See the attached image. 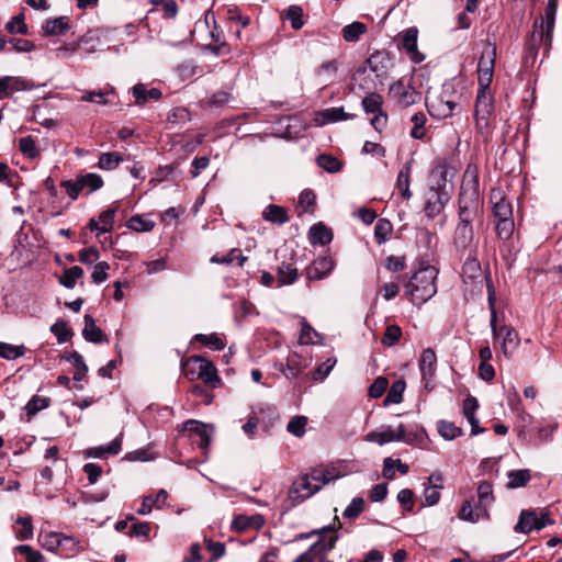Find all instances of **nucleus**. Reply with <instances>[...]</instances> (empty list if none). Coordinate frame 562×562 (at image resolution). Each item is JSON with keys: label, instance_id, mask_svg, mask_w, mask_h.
<instances>
[{"label": "nucleus", "instance_id": "obj_31", "mask_svg": "<svg viewBox=\"0 0 562 562\" xmlns=\"http://www.w3.org/2000/svg\"><path fill=\"white\" fill-rule=\"evenodd\" d=\"M77 179L78 183L80 184L81 191L86 194H90L103 187L102 177L94 172L78 175Z\"/></svg>", "mask_w": 562, "mask_h": 562}, {"label": "nucleus", "instance_id": "obj_44", "mask_svg": "<svg viewBox=\"0 0 562 562\" xmlns=\"http://www.w3.org/2000/svg\"><path fill=\"white\" fill-rule=\"evenodd\" d=\"M279 285L292 284L297 279V270L290 263L282 262L277 271Z\"/></svg>", "mask_w": 562, "mask_h": 562}, {"label": "nucleus", "instance_id": "obj_8", "mask_svg": "<svg viewBox=\"0 0 562 562\" xmlns=\"http://www.w3.org/2000/svg\"><path fill=\"white\" fill-rule=\"evenodd\" d=\"M429 114L438 120L448 119L461 110V105L450 99L446 91L426 101Z\"/></svg>", "mask_w": 562, "mask_h": 562}, {"label": "nucleus", "instance_id": "obj_60", "mask_svg": "<svg viewBox=\"0 0 562 562\" xmlns=\"http://www.w3.org/2000/svg\"><path fill=\"white\" fill-rule=\"evenodd\" d=\"M128 227L135 232H150L155 227V223L140 215H134L128 221Z\"/></svg>", "mask_w": 562, "mask_h": 562}, {"label": "nucleus", "instance_id": "obj_49", "mask_svg": "<svg viewBox=\"0 0 562 562\" xmlns=\"http://www.w3.org/2000/svg\"><path fill=\"white\" fill-rule=\"evenodd\" d=\"M411 121L414 124V126L411 131V136L415 139H422L426 134V130H425V124L427 121L426 115L423 112H416L412 116Z\"/></svg>", "mask_w": 562, "mask_h": 562}, {"label": "nucleus", "instance_id": "obj_57", "mask_svg": "<svg viewBox=\"0 0 562 562\" xmlns=\"http://www.w3.org/2000/svg\"><path fill=\"white\" fill-rule=\"evenodd\" d=\"M364 510V499L355 497L342 513V517L347 519L357 518Z\"/></svg>", "mask_w": 562, "mask_h": 562}, {"label": "nucleus", "instance_id": "obj_53", "mask_svg": "<svg viewBox=\"0 0 562 562\" xmlns=\"http://www.w3.org/2000/svg\"><path fill=\"white\" fill-rule=\"evenodd\" d=\"M68 360L76 368V372L74 373V380L81 381L88 371V367L85 363L83 357L81 355H79L78 352H72L69 356Z\"/></svg>", "mask_w": 562, "mask_h": 562}, {"label": "nucleus", "instance_id": "obj_19", "mask_svg": "<svg viewBox=\"0 0 562 562\" xmlns=\"http://www.w3.org/2000/svg\"><path fill=\"white\" fill-rule=\"evenodd\" d=\"M306 367V361L299 353L292 352L288 356L285 364H280L279 370L285 378L295 379L301 375Z\"/></svg>", "mask_w": 562, "mask_h": 562}, {"label": "nucleus", "instance_id": "obj_59", "mask_svg": "<svg viewBox=\"0 0 562 562\" xmlns=\"http://www.w3.org/2000/svg\"><path fill=\"white\" fill-rule=\"evenodd\" d=\"M514 228L515 224L513 218H503L496 222L497 236L503 240H507L512 237Z\"/></svg>", "mask_w": 562, "mask_h": 562}, {"label": "nucleus", "instance_id": "obj_55", "mask_svg": "<svg viewBox=\"0 0 562 562\" xmlns=\"http://www.w3.org/2000/svg\"><path fill=\"white\" fill-rule=\"evenodd\" d=\"M405 386L406 384L403 380H397L393 382L387 392L385 402L394 404L401 403L403 401V392L405 390Z\"/></svg>", "mask_w": 562, "mask_h": 562}, {"label": "nucleus", "instance_id": "obj_4", "mask_svg": "<svg viewBox=\"0 0 562 562\" xmlns=\"http://www.w3.org/2000/svg\"><path fill=\"white\" fill-rule=\"evenodd\" d=\"M474 120L477 132L488 136L494 126V99L491 89H477Z\"/></svg>", "mask_w": 562, "mask_h": 562}, {"label": "nucleus", "instance_id": "obj_11", "mask_svg": "<svg viewBox=\"0 0 562 562\" xmlns=\"http://www.w3.org/2000/svg\"><path fill=\"white\" fill-rule=\"evenodd\" d=\"M390 93L403 108L416 104L422 99V94L411 85H405L403 80L392 83L390 87Z\"/></svg>", "mask_w": 562, "mask_h": 562}, {"label": "nucleus", "instance_id": "obj_34", "mask_svg": "<svg viewBox=\"0 0 562 562\" xmlns=\"http://www.w3.org/2000/svg\"><path fill=\"white\" fill-rule=\"evenodd\" d=\"M50 405V398L46 396L34 395L24 406L27 420H31L37 413Z\"/></svg>", "mask_w": 562, "mask_h": 562}, {"label": "nucleus", "instance_id": "obj_56", "mask_svg": "<svg viewBox=\"0 0 562 562\" xmlns=\"http://www.w3.org/2000/svg\"><path fill=\"white\" fill-rule=\"evenodd\" d=\"M317 165L328 172H337L341 168V162L336 157L326 154L317 157Z\"/></svg>", "mask_w": 562, "mask_h": 562}, {"label": "nucleus", "instance_id": "obj_27", "mask_svg": "<svg viewBox=\"0 0 562 562\" xmlns=\"http://www.w3.org/2000/svg\"><path fill=\"white\" fill-rule=\"evenodd\" d=\"M168 498V493L165 490H159L155 497L147 495L143 497L140 507L137 509L139 515H148L153 507L161 508Z\"/></svg>", "mask_w": 562, "mask_h": 562}, {"label": "nucleus", "instance_id": "obj_26", "mask_svg": "<svg viewBox=\"0 0 562 562\" xmlns=\"http://www.w3.org/2000/svg\"><path fill=\"white\" fill-rule=\"evenodd\" d=\"M411 173H412V164L406 162L403 168L400 170L396 179V189L400 195L404 200H409L412 198V191L409 189L411 186Z\"/></svg>", "mask_w": 562, "mask_h": 562}, {"label": "nucleus", "instance_id": "obj_61", "mask_svg": "<svg viewBox=\"0 0 562 562\" xmlns=\"http://www.w3.org/2000/svg\"><path fill=\"white\" fill-rule=\"evenodd\" d=\"M402 337V329L397 325H389L382 338V344L386 347L394 346Z\"/></svg>", "mask_w": 562, "mask_h": 562}, {"label": "nucleus", "instance_id": "obj_15", "mask_svg": "<svg viewBox=\"0 0 562 562\" xmlns=\"http://www.w3.org/2000/svg\"><path fill=\"white\" fill-rule=\"evenodd\" d=\"M335 267V261L329 256H324L315 259L305 269L306 278L311 281L322 280L326 278Z\"/></svg>", "mask_w": 562, "mask_h": 562}, {"label": "nucleus", "instance_id": "obj_17", "mask_svg": "<svg viewBox=\"0 0 562 562\" xmlns=\"http://www.w3.org/2000/svg\"><path fill=\"white\" fill-rule=\"evenodd\" d=\"M417 36L418 30L416 27L405 30L402 35V47L415 64H419L425 59V55L417 48Z\"/></svg>", "mask_w": 562, "mask_h": 562}, {"label": "nucleus", "instance_id": "obj_50", "mask_svg": "<svg viewBox=\"0 0 562 562\" xmlns=\"http://www.w3.org/2000/svg\"><path fill=\"white\" fill-rule=\"evenodd\" d=\"M194 339L196 341L201 342L202 345L212 348L213 350H222L225 348L224 340L216 334H210V335L198 334V335H195Z\"/></svg>", "mask_w": 562, "mask_h": 562}, {"label": "nucleus", "instance_id": "obj_16", "mask_svg": "<svg viewBox=\"0 0 562 562\" xmlns=\"http://www.w3.org/2000/svg\"><path fill=\"white\" fill-rule=\"evenodd\" d=\"M473 221L459 220V223L454 229L453 244L458 250H467L473 241Z\"/></svg>", "mask_w": 562, "mask_h": 562}, {"label": "nucleus", "instance_id": "obj_37", "mask_svg": "<svg viewBox=\"0 0 562 562\" xmlns=\"http://www.w3.org/2000/svg\"><path fill=\"white\" fill-rule=\"evenodd\" d=\"M282 16L284 19H286L288 21H290L293 30H301L305 24V21L303 19L304 18L303 9L301 5H297V4L290 5L284 11Z\"/></svg>", "mask_w": 562, "mask_h": 562}, {"label": "nucleus", "instance_id": "obj_3", "mask_svg": "<svg viewBox=\"0 0 562 562\" xmlns=\"http://www.w3.org/2000/svg\"><path fill=\"white\" fill-rule=\"evenodd\" d=\"M438 270L432 266L418 269L405 285L406 295L412 303L420 305L437 293L436 279Z\"/></svg>", "mask_w": 562, "mask_h": 562}, {"label": "nucleus", "instance_id": "obj_28", "mask_svg": "<svg viewBox=\"0 0 562 562\" xmlns=\"http://www.w3.org/2000/svg\"><path fill=\"white\" fill-rule=\"evenodd\" d=\"M82 336L87 341L99 344L106 340L104 333L95 325L93 317L89 314L85 315V327Z\"/></svg>", "mask_w": 562, "mask_h": 562}, {"label": "nucleus", "instance_id": "obj_29", "mask_svg": "<svg viewBox=\"0 0 562 562\" xmlns=\"http://www.w3.org/2000/svg\"><path fill=\"white\" fill-rule=\"evenodd\" d=\"M202 359L201 356H191L181 361L182 373L189 381L200 380Z\"/></svg>", "mask_w": 562, "mask_h": 562}, {"label": "nucleus", "instance_id": "obj_48", "mask_svg": "<svg viewBox=\"0 0 562 562\" xmlns=\"http://www.w3.org/2000/svg\"><path fill=\"white\" fill-rule=\"evenodd\" d=\"M82 276L83 270L78 266H74L64 271L59 282L64 286L72 289L75 288L77 280L80 279Z\"/></svg>", "mask_w": 562, "mask_h": 562}, {"label": "nucleus", "instance_id": "obj_51", "mask_svg": "<svg viewBox=\"0 0 562 562\" xmlns=\"http://www.w3.org/2000/svg\"><path fill=\"white\" fill-rule=\"evenodd\" d=\"M14 551L25 558V562H44L45 558L44 555L33 549L29 544H20L14 548Z\"/></svg>", "mask_w": 562, "mask_h": 562}, {"label": "nucleus", "instance_id": "obj_6", "mask_svg": "<svg viewBox=\"0 0 562 562\" xmlns=\"http://www.w3.org/2000/svg\"><path fill=\"white\" fill-rule=\"evenodd\" d=\"M496 45L486 42L477 63L479 89H491L496 61Z\"/></svg>", "mask_w": 562, "mask_h": 562}, {"label": "nucleus", "instance_id": "obj_36", "mask_svg": "<svg viewBox=\"0 0 562 562\" xmlns=\"http://www.w3.org/2000/svg\"><path fill=\"white\" fill-rule=\"evenodd\" d=\"M122 449V442L119 438H115L105 446L90 448L87 451L88 457L102 458L105 454H117Z\"/></svg>", "mask_w": 562, "mask_h": 562}, {"label": "nucleus", "instance_id": "obj_32", "mask_svg": "<svg viewBox=\"0 0 562 562\" xmlns=\"http://www.w3.org/2000/svg\"><path fill=\"white\" fill-rule=\"evenodd\" d=\"M262 217L265 221L278 225L289 222L286 209L276 204L268 205L262 212Z\"/></svg>", "mask_w": 562, "mask_h": 562}, {"label": "nucleus", "instance_id": "obj_52", "mask_svg": "<svg viewBox=\"0 0 562 562\" xmlns=\"http://www.w3.org/2000/svg\"><path fill=\"white\" fill-rule=\"evenodd\" d=\"M439 434L447 440H452L462 435V429L451 422L441 420L438 424Z\"/></svg>", "mask_w": 562, "mask_h": 562}, {"label": "nucleus", "instance_id": "obj_63", "mask_svg": "<svg viewBox=\"0 0 562 562\" xmlns=\"http://www.w3.org/2000/svg\"><path fill=\"white\" fill-rule=\"evenodd\" d=\"M318 337V333L305 321L302 322L301 333L299 342L301 345L315 344V338Z\"/></svg>", "mask_w": 562, "mask_h": 562}, {"label": "nucleus", "instance_id": "obj_10", "mask_svg": "<svg viewBox=\"0 0 562 562\" xmlns=\"http://www.w3.org/2000/svg\"><path fill=\"white\" fill-rule=\"evenodd\" d=\"M552 524L553 521L549 518L547 512H542L538 516L535 510H522L514 529L516 532L528 533L532 529L541 530Z\"/></svg>", "mask_w": 562, "mask_h": 562}, {"label": "nucleus", "instance_id": "obj_24", "mask_svg": "<svg viewBox=\"0 0 562 562\" xmlns=\"http://www.w3.org/2000/svg\"><path fill=\"white\" fill-rule=\"evenodd\" d=\"M308 240L312 245H328L333 240V232L323 223L314 224L308 231Z\"/></svg>", "mask_w": 562, "mask_h": 562}, {"label": "nucleus", "instance_id": "obj_9", "mask_svg": "<svg viewBox=\"0 0 562 562\" xmlns=\"http://www.w3.org/2000/svg\"><path fill=\"white\" fill-rule=\"evenodd\" d=\"M449 201L450 194L446 191L445 186L431 187L425 196V215L428 218H435L445 210Z\"/></svg>", "mask_w": 562, "mask_h": 562}, {"label": "nucleus", "instance_id": "obj_33", "mask_svg": "<svg viewBox=\"0 0 562 562\" xmlns=\"http://www.w3.org/2000/svg\"><path fill=\"white\" fill-rule=\"evenodd\" d=\"M200 380L212 387H216L221 382L213 362L204 358L202 359Z\"/></svg>", "mask_w": 562, "mask_h": 562}, {"label": "nucleus", "instance_id": "obj_41", "mask_svg": "<svg viewBox=\"0 0 562 562\" xmlns=\"http://www.w3.org/2000/svg\"><path fill=\"white\" fill-rule=\"evenodd\" d=\"M68 537L63 536L58 532H47L45 535H40V543L41 546L48 550V551H55L57 548H59L63 544L64 540H68Z\"/></svg>", "mask_w": 562, "mask_h": 562}, {"label": "nucleus", "instance_id": "obj_20", "mask_svg": "<svg viewBox=\"0 0 562 562\" xmlns=\"http://www.w3.org/2000/svg\"><path fill=\"white\" fill-rule=\"evenodd\" d=\"M479 510L483 512V518L488 519V507L494 503L493 486L487 481L479 483L476 488Z\"/></svg>", "mask_w": 562, "mask_h": 562}, {"label": "nucleus", "instance_id": "obj_22", "mask_svg": "<svg viewBox=\"0 0 562 562\" xmlns=\"http://www.w3.org/2000/svg\"><path fill=\"white\" fill-rule=\"evenodd\" d=\"M491 203L494 217L498 220L512 218L513 210L509 202L505 200L501 190H493L491 193Z\"/></svg>", "mask_w": 562, "mask_h": 562}, {"label": "nucleus", "instance_id": "obj_47", "mask_svg": "<svg viewBox=\"0 0 562 562\" xmlns=\"http://www.w3.org/2000/svg\"><path fill=\"white\" fill-rule=\"evenodd\" d=\"M19 149L29 159H36L40 157V150L36 146V142L30 135L19 139Z\"/></svg>", "mask_w": 562, "mask_h": 562}, {"label": "nucleus", "instance_id": "obj_54", "mask_svg": "<svg viewBox=\"0 0 562 562\" xmlns=\"http://www.w3.org/2000/svg\"><path fill=\"white\" fill-rule=\"evenodd\" d=\"M24 346H13L5 342H0V357L7 360H13L24 355Z\"/></svg>", "mask_w": 562, "mask_h": 562}, {"label": "nucleus", "instance_id": "obj_42", "mask_svg": "<svg viewBox=\"0 0 562 562\" xmlns=\"http://www.w3.org/2000/svg\"><path fill=\"white\" fill-rule=\"evenodd\" d=\"M392 232V223L386 218H380L374 226V238L376 244H384L390 238Z\"/></svg>", "mask_w": 562, "mask_h": 562}, {"label": "nucleus", "instance_id": "obj_7", "mask_svg": "<svg viewBox=\"0 0 562 562\" xmlns=\"http://www.w3.org/2000/svg\"><path fill=\"white\" fill-rule=\"evenodd\" d=\"M553 31L544 27V21L542 16L536 18L533 22V31L530 38L527 42V53L529 56L535 57L538 48L543 47L544 53H548L552 44Z\"/></svg>", "mask_w": 562, "mask_h": 562}, {"label": "nucleus", "instance_id": "obj_25", "mask_svg": "<svg viewBox=\"0 0 562 562\" xmlns=\"http://www.w3.org/2000/svg\"><path fill=\"white\" fill-rule=\"evenodd\" d=\"M336 539V537H330L327 542L314 543L307 551L300 554L294 562H314L317 553L330 551L335 547Z\"/></svg>", "mask_w": 562, "mask_h": 562}, {"label": "nucleus", "instance_id": "obj_38", "mask_svg": "<svg viewBox=\"0 0 562 562\" xmlns=\"http://www.w3.org/2000/svg\"><path fill=\"white\" fill-rule=\"evenodd\" d=\"M123 160V156L119 151L102 153L99 157L98 167L102 170H114Z\"/></svg>", "mask_w": 562, "mask_h": 562}, {"label": "nucleus", "instance_id": "obj_2", "mask_svg": "<svg viewBox=\"0 0 562 562\" xmlns=\"http://www.w3.org/2000/svg\"><path fill=\"white\" fill-rule=\"evenodd\" d=\"M482 209L479 167L475 164H469L460 188L458 217L459 220L474 221L482 213Z\"/></svg>", "mask_w": 562, "mask_h": 562}, {"label": "nucleus", "instance_id": "obj_5", "mask_svg": "<svg viewBox=\"0 0 562 562\" xmlns=\"http://www.w3.org/2000/svg\"><path fill=\"white\" fill-rule=\"evenodd\" d=\"M488 305L491 310V328L493 336L496 339H501L502 352L504 353L505 357L508 358L519 346L520 340L518 334L513 327L508 325L497 326L495 299L493 296V293L491 292L488 294Z\"/></svg>", "mask_w": 562, "mask_h": 562}, {"label": "nucleus", "instance_id": "obj_62", "mask_svg": "<svg viewBox=\"0 0 562 562\" xmlns=\"http://www.w3.org/2000/svg\"><path fill=\"white\" fill-rule=\"evenodd\" d=\"M306 424V417L295 416L288 423L286 430L296 437H302L305 434Z\"/></svg>", "mask_w": 562, "mask_h": 562}, {"label": "nucleus", "instance_id": "obj_58", "mask_svg": "<svg viewBox=\"0 0 562 562\" xmlns=\"http://www.w3.org/2000/svg\"><path fill=\"white\" fill-rule=\"evenodd\" d=\"M50 331L55 335L58 342L60 344L68 341L72 336L71 329L67 326L66 322L64 321H57L50 327Z\"/></svg>", "mask_w": 562, "mask_h": 562}, {"label": "nucleus", "instance_id": "obj_46", "mask_svg": "<svg viewBox=\"0 0 562 562\" xmlns=\"http://www.w3.org/2000/svg\"><path fill=\"white\" fill-rule=\"evenodd\" d=\"M15 522L21 527L15 531V537L20 541L30 540L33 537V524L31 516L18 517Z\"/></svg>", "mask_w": 562, "mask_h": 562}, {"label": "nucleus", "instance_id": "obj_23", "mask_svg": "<svg viewBox=\"0 0 562 562\" xmlns=\"http://www.w3.org/2000/svg\"><path fill=\"white\" fill-rule=\"evenodd\" d=\"M263 525L265 519L259 514L252 516L238 515L232 521V529L238 532H243L248 529L259 530Z\"/></svg>", "mask_w": 562, "mask_h": 562}, {"label": "nucleus", "instance_id": "obj_40", "mask_svg": "<svg viewBox=\"0 0 562 562\" xmlns=\"http://www.w3.org/2000/svg\"><path fill=\"white\" fill-rule=\"evenodd\" d=\"M507 487L518 488L525 486L531 479L530 471L527 469L514 470L508 472Z\"/></svg>", "mask_w": 562, "mask_h": 562}, {"label": "nucleus", "instance_id": "obj_14", "mask_svg": "<svg viewBox=\"0 0 562 562\" xmlns=\"http://www.w3.org/2000/svg\"><path fill=\"white\" fill-rule=\"evenodd\" d=\"M33 87L31 81L22 77H0V100L9 98L14 92L31 90Z\"/></svg>", "mask_w": 562, "mask_h": 562}, {"label": "nucleus", "instance_id": "obj_12", "mask_svg": "<svg viewBox=\"0 0 562 562\" xmlns=\"http://www.w3.org/2000/svg\"><path fill=\"white\" fill-rule=\"evenodd\" d=\"M419 370L426 389H432V379L437 369V356L431 348L424 349L419 361Z\"/></svg>", "mask_w": 562, "mask_h": 562}, {"label": "nucleus", "instance_id": "obj_43", "mask_svg": "<svg viewBox=\"0 0 562 562\" xmlns=\"http://www.w3.org/2000/svg\"><path fill=\"white\" fill-rule=\"evenodd\" d=\"M367 25L362 22H352L342 29V37L346 42H357L367 32Z\"/></svg>", "mask_w": 562, "mask_h": 562}, {"label": "nucleus", "instance_id": "obj_18", "mask_svg": "<svg viewBox=\"0 0 562 562\" xmlns=\"http://www.w3.org/2000/svg\"><path fill=\"white\" fill-rule=\"evenodd\" d=\"M355 115L347 113L342 106L324 109L316 113V122L319 125L336 123L353 119Z\"/></svg>", "mask_w": 562, "mask_h": 562}, {"label": "nucleus", "instance_id": "obj_45", "mask_svg": "<svg viewBox=\"0 0 562 562\" xmlns=\"http://www.w3.org/2000/svg\"><path fill=\"white\" fill-rule=\"evenodd\" d=\"M362 109L366 113H372V114H375L380 111H382V105H383V99L382 97L376 93V92H371L369 94H367L363 99H362Z\"/></svg>", "mask_w": 562, "mask_h": 562}, {"label": "nucleus", "instance_id": "obj_21", "mask_svg": "<svg viewBox=\"0 0 562 562\" xmlns=\"http://www.w3.org/2000/svg\"><path fill=\"white\" fill-rule=\"evenodd\" d=\"M117 205L110 206L105 211L101 212L98 221L91 218L88 224L89 229L92 232L98 231L99 233L110 232L113 227L114 217L115 213L117 212Z\"/></svg>", "mask_w": 562, "mask_h": 562}, {"label": "nucleus", "instance_id": "obj_1", "mask_svg": "<svg viewBox=\"0 0 562 562\" xmlns=\"http://www.w3.org/2000/svg\"><path fill=\"white\" fill-rule=\"evenodd\" d=\"M342 474L334 465H319L311 469L308 473L297 476L288 492L290 507H294L316 494L321 488L341 477Z\"/></svg>", "mask_w": 562, "mask_h": 562}, {"label": "nucleus", "instance_id": "obj_35", "mask_svg": "<svg viewBox=\"0 0 562 562\" xmlns=\"http://www.w3.org/2000/svg\"><path fill=\"white\" fill-rule=\"evenodd\" d=\"M69 19L67 16H59L53 20L46 21L43 26L45 35H59L69 30Z\"/></svg>", "mask_w": 562, "mask_h": 562}, {"label": "nucleus", "instance_id": "obj_13", "mask_svg": "<svg viewBox=\"0 0 562 562\" xmlns=\"http://www.w3.org/2000/svg\"><path fill=\"white\" fill-rule=\"evenodd\" d=\"M366 440L380 446L392 441H406L404 425L400 424L396 429L387 426L381 431H371L366 436Z\"/></svg>", "mask_w": 562, "mask_h": 562}, {"label": "nucleus", "instance_id": "obj_39", "mask_svg": "<svg viewBox=\"0 0 562 562\" xmlns=\"http://www.w3.org/2000/svg\"><path fill=\"white\" fill-rule=\"evenodd\" d=\"M458 517L461 520L477 522L483 518V512L479 510L477 504L473 508L471 501H465L458 513Z\"/></svg>", "mask_w": 562, "mask_h": 562}, {"label": "nucleus", "instance_id": "obj_30", "mask_svg": "<svg viewBox=\"0 0 562 562\" xmlns=\"http://www.w3.org/2000/svg\"><path fill=\"white\" fill-rule=\"evenodd\" d=\"M133 95L135 98V104L143 105L148 100H159L161 98V91L158 88H150L144 83H137L132 89Z\"/></svg>", "mask_w": 562, "mask_h": 562}, {"label": "nucleus", "instance_id": "obj_64", "mask_svg": "<svg viewBox=\"0 0 562 562\" xmlns=\"http://www.w3.org/2000/svg\"><path fill=\"white\" fill-rule=\"evenodd\" d=\"M5 29L12 34H26L27 26L24 23L23 14H19L14 16L11 21H9L5 25Z\"/></svg>", "mask_w": 562, "mask_h": 562}]
</instances>
